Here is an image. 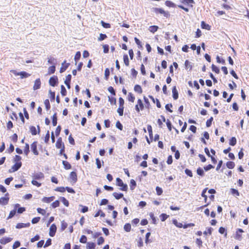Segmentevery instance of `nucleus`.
Here are the masks:
<instances>
[{
	"instance_id": "nucleus-3",
	"label": "nucleus",
	"mask_w": 249,
	"mask_h": 249,
	"mask_svg": "<svg viewBox=\"0 0 249 249\" xmlns=\"http://www.w3.org/2000/svg\"><path fill=\"white\" fill-rule=\"evenodd\" d=\"M153 12H155L156 14H160L163 15L164 17L167 18L169 14L168 12L165 11L162 8H153Z\"/></svg>"
},
{
	"instance_id": "nucleus-30",
	"label": "nucleus",
	"mask_w": 249,
	"mask_h": 249,
	"mask_svg": "<svg viewBox=\"0 0 249 249\" xmlns=\"http://www.w3.org/2000/svg\"><path fill=\"white\" fill-rule=\"evenodd\" d=\"M201 27L203 29L210 30V26L208 24H206L204 21L201 22Z\"/></svg>"
},
{
	"instance_id": "nucleus-12",
	"label": "nucleus",
	"mask_w": 249,
	"mask_h": 249,
	"mask_svg": "<svg viewBox=\"0 0 249 249\" xmlns=\"http://www.w3.org/2000/svg\"><path fill=\"white\" fill-rule=\"evenodd\" d=\"M69 65H70V63H66V61H65L62 64V67L60 68V72L62 73L64 71H65L66 70V69L68 68Z\"/></svg>"
},
{
	"instance_id": "nucleus-50",
	"label": "nucleus",
	"mask_w": 249,
	"mask_h": 249,
	"mask_svg": "<svg viewBox=\"0 0 249 249\" xmlns=\"http://www.w3.org/2000/svg\"><path fill=\"white\" fill-rule=\"evenodd\" d=\"M116 126L119 130H123V125L120 122V121H118L116 122Z\"/></svg>"
},
{
	"instance_id": "nucleus-62",
	"label": "nucleus",
	"mask_w": 249,
	"mask_h": 249,
	"mask_svg": "<svg viewBox=\"0 0 249 249\" xmlns=\"http://www.w3.org/2000/svg\"><path fill=\"white\" fill-rule=\"evenodd\" d=\"M185 173L187 175H188L190 177H193V174L192 173V171L190 170H189L188 169H186L185 170Z\"/></svg>"
},
{
	"instance_id": "nucleus-40",
	"label": "nucleus",
	"mask_w": 249,
	"mask_h": 249,
	"mask_svg": "<svg viewBox=\"0 0 249 249\" xmlns=\"http://www.w3.org/2000/svg\"><path fill=\"white\" fill-rule=\"evenodd\" d=\"M147 130L148 131L150 138H152V137H153L152 128L150 125H148Z\"/></svg>"
},
{
	"instance_id": "nucleus-43",
	"label": "nucleus",
	"mask_w": 249,
	"mask_h": 249,
	"mask_svg": "<svg viewBox=\"0 0 249 249\" xmlns=\"http://www.w3.org/2000/svg\"><path fill=\"white\" fill-rule=\"evenodd\" d=\"M231 194L233 196H239V192L238 191V190H237L235 189H233V188L231 189Z\"/></svg>"
},
{
	"instance_id": "nucleus-32",
	"label": "nucleus",
	"mask_w": 249,
	"mask_h": 249,
	"mask_svg": "<svg viewBox=\"0 0 249 249\" xmlns=\"http://www.w3.org/2000/svg\"><path fill=\"white\" fill-rule=\"evenodd\" d=\"M131 225L129 223H126L124 225V230L126 232H129L131 230Z\"/></svg>"
},
{
	"instance_id": "nucleus-54",
	"label": "nucleus",
	"mask_w": 249,
	"mask_h": 249,
	"mask_svg": "<svg viewBox=\"0 0 249 249\" xmlns=\"http://www.w3.org/2000/svg\"><path fill=\"white\" fill-rule=\"evenodd\" d=\"M213 120V118L211 117L209 119H208L206 122V126L207 127H210L212 125V123Z\"/></svg>"
},
{
	"instance_id": "nucleus-61",
	"label": "nucleus",
	"mask_w": 249,
	"mask_h": 249,
	"mask_svg": "<svg viewBox=\"0 0 249 249\" xmlns=\"http://www.w3.org/2000/svg\"><path fill=\"white\" fill-rule=\"evenodd\" d=\"M65 190H66V188L63 187H57L55 189V191H57V192H64L65 191Z\"/></svg>"
},
{
	"instance_id": "nucleus-64",
	"label": "nucleus",
	"mask_w": 249,
	"mask_h": 249,
	"mask_svg": "<svg viewBox=\"0 0 249 249\" xmlns=\"http://www.w3.org/2000/svg\"><path fill=\"white\" fill-rule=\"evenodd\" d=\"M52 244V240L50 238H49L46 242L45 245H44V248H46V247H47L49 246H50Z\"/></svg>"
},
{
	"instance_id": "nucleus-9",
	"label": "nucleus",
	"mask_w": 249,
	"mask_h": 249,
	"mask_svg": "<svg viewBox=\"0 0 249 249\" xmlns=\"http://www.w3.org/2000/svg\"><path fill=\"white\" fill-rule=\"evenodd\" d=\"M44 178V174L41 172L36 173L33 176V179H36V180H40V179Z\"/></svg>"
},
{
	"instance_id": "nucleus-10",
	"label": "nucleus",
	"mask_w": 249,
	"mask_h": 249,
	"mask_svg": "<svg viewBox=\"0 0 249 249\" xmlns=\"http://www.w3.org/2000/svg\"><path fill=\"white\" fill-rule=\"evenodd\" d=\"M56 147L57 148H60L61 147L65 148L64 144L62 141L61 138H59L56 141Z\"/></svg>"
},
{
	"instance_id": "nucleus-45",
	"label": "nucleus",
	"mask_w": 249,
	"mask_h": 249,
	"mask_svg": "<svg viewBox=\"0 0 249 249\" xmlns=\"http://www.w3.org/2000/svg\"><path fill=\"white\" fill-rule=\"evenodd\" d=\"M44 105L45 106L46 109L48 110L50 109L51 106L50 104V102L48 99H46L44 101Z\"/></svg>"
},
{
	"instance_id": "nucleus-48",
	"label": "nucleus",
	"mask_w": 249,
	"mask_h": 249,
	"mask_svg": "<svg viewBox=\"0 0 249 249\" xmlns=\"http://www.w3.org/2000/svg\"><path fill=\"white\" fill-rule=\"evenodd\" d=\"M16 213V209H14L13 210L11 211L10 212L9 215L8 217V219L12 218L15 215Z\"/></svg>"
},
{
	"instance_id": "nucleus-36",
	"label": "nucleus",
	"mask_w": 249,
	"mask_h": 249,
	"mask_svg": "<svg viewBox=\"0 0 249 249\" xmlns=\"http://www.w3.org/2000/svg\"><path fill=\"white\" fill-rule=\"evenodd\" d=\"M52 123L53 126H56L57 124V116L56 113H54L52 118Z\"/></svg>"
},
{
	"instance_id": "nucleus-35",
	"label": "nucleus",
	"mask_w": 249,
	"mask_h": 249,
	"mask_svg": "<svg viewBox=\"0 0 249 249\" xmlns=\"http://www.w3.org/2000/svg\"><path fill=\"white\" fill-rule=\"evenodd\" d=\"M30 130L31 131V134L33 135H36L37 133V130L36 129V128L35 126H31L30 127Z\"/></svg>"
},
{
	"instance_id": "nucleus-56",
	"label": "nucleus",
	"mask_w": 249,
	"mask_h": 249,
	"mask_svg": "<svg viewBox=\"0 0 249 249\" xmlns=\"http://www.w3.org/2000/svg\"><path fill=\"white\" fill-rule=\"evenodd\" d=\"M219 233H220L221 234H224V233H225V236H227V232H226V230L223 227H220V228L219 229Z\"/></svg>"
},
{
	"instance_id": "nucleus-34",
	"label": "nucleus",
	"mask_w": 249,
	"mask_h": 249,
	"mask_svg": "<svg viewBox=\"0 0 249 249\" xmlns=\"http://www.w3.org/2000/svg\"><path fill=\"white\" fill-rule=\"evenodd\" d=\"M165 5L169 7H175L176 6L174 3L169 0L165 1Z\"/></svg>"
},
{
	"instance_id": "nucleus-25",
	"label": "nucleus",
	"mask_w": 249,
	"mask_h": 249,
	"mask_svg": "<svg viewBox=\"0 0 249 249\" xmlns=\"http://www.w3.org/2000/svg\"><path fill=\"white\" fill-rule=\"evenodd\" d=\"M173 223L178 228H183V224L181 223L178 222V221L176 219H174L173 220Z\"/></svg>"
},
{
	"instance_id": "nucleus-63",
	"label": "nucleus",
	"mask_w": 249,
	"mask_h": 249,
	"mask_svg": "<svg viewBox=\"0 0 249 249\" xmlns=\"http://www.w3.org/2000/svg\"><path fill=\"white\" fill-rule=\"evenodd\" d=\"M107 37V36H106V35L103 34H100V36L98 38V40H99V41L103 40Z\"/></svg>"
},
{
	"instance_id": "nucleus-59",
	"label": "nucleus",
	"mask_w": 249,
	"mask_h": 249,
	"mask_svg": "<svg viewBox=\"0 0 249 249\" xmlns=\"http://www.w3.org/2000/svg\"><path fill=\"white\" fill-rule=\"evenodd\" d=\"M30 151L29 150V145L28 144L26 143L25 145V147L24 149V153L26 155H27Z\"/></svg>"
},
{
	"instance_id": "nucleus-49",
	"label": "nucleus",
	"mask_w": 249,
	"mask_h": 249,
	"mask_svg": "<svg viewBox=\"0 0 249 249\" xmlns=\"http://www.w3.org/2000/svg\"><path fill=\"white\" fill-rule=\"evenodd\" d=\"M168 216L169 215L165 213H162L160 215V217L162 221H164L168 217Z\"/></svg>"
},
{
	"instance_id": "nucleus-2",
	"label": "nucleus",
	"mask_w": 249,
	"mask_h": 249,
	"mask_svg": "<svg viewBox=\"0 0 249 249\" xmlns=\"http://www.w3.org/2000/svg\"><path fill=\"white\" fill-rule=\"evenodd\" d=\"M116 183L118 186L121 187L120 189L121 190L125 191L127 190V184H124L121 178H116Z\"/></svg>"
},
{
	"instance_id": "nucleus-51",
	"label": "nucleus",
	"mask_w": 249,
	"mask_h": 249,
	"mask_svg": "<svg viewBox=\"0 0 249 249\" xmlns=\"http://www.w3.org/2000/svg\"><path fill=\"white\" fill-rule=\"evenodd\" d=\"M61 230L62 231L65 230L66 228L67 227L68 224L66 222H65L64 221H61Z\"/></svg>"
},
{
	"instance_id": "nucleus-8",
	"label": "nucleus",
	"mask_w": 249,
	"mask_h": 249,
	"mask_svg": "<svg viewBox=\"0 0 249 249\" xmlns=\"http://www.w3.org/2000/svg\"><path fill=\"white\" fill-rule=\"evenodd\" d=\"M41 81L39 78L36 79L35 81L34 85L33 86V89L34 90H37L40 88Z\"/></svg>"
},
{
	"instance_id": "nucleus-13",
	"label": "nucleus",
	"mask_w": 249,
	"mask_h": 249,
	"mask_svg": "<svg viewBox=\"0 0 249 249\" xmlns=\"http://www.w3.org/2000/svg\"><path fill=\"white\" fill-rule=\"evenodd\" d=\"M12 238H11L10 237H3L0 240V243L1 244L5 245V244L10 242L12 240Z\"/></svg>"
},
{
	"instance_id": "nucleus-22",
	"label": "nucleus",
	"mask_w": 249,
	"mask_h": 249,
	"mask_svg": "<svg viewBox=\"0 0 249 249\" xmlns=\"http://www.w3.org/2000/svg\"><path fill=\"white\" fill-rule=\"evenodd\" d=\"M48 62L49 64H52L55 66L56 64V59L53 57L48 58Z\"/></svg>"
},
{
	"instance_id": "nucleus-26",
	"label": "nucleus",
	"mask_w": 249,
	"mask_h": 249,
	"mask_svg": "<svg viewBox=\"0 0 249 249\" xmlns=\"http://www.w3.org/2000/svg\"><path fill=\"white\" fill-rule=\"evenodd\" d=\"M95 244L93 242H88L87 248L88 249H95Z\"/></svg>"
},
{
	"instance_id": "nucleus-58",
	"label": "nucleus",
	"mask_w": 249,
	"mask_h": 249,
	"mask_svg": "<svg viewBox=\"0 0 249 249\" xmlns=\"http://www.w3.org/2000/svg\"><path fill=\"white\" fill-rule=\"evenodd\" d=\"M101 23L103 27L105 28H109L110 27V25L109 23H106L103 21H101Z\"/></svg>"
},
{
	"instance_id": "nucleus-55",
	"label": "nucleus",
	"mask_w": 249,
	"mask_h": 249,
	"mask_svg": "<svg viewBox=\"0 0 249 249\" xmlns=\"http://www.w3.org/2000/svg\"><path fill=\"white\" fill-rule=\"evenodd\" d=\"M87 237L85 235H82L80 239V242L82 243H86L87 242Z\"/></svg>"
},
{
	"instance_id": "nucleus-28",
	"label": "nucleus",
	"mask_w": 249,
	"mask_h": 249,
	"mask_svg": "<svg viewBox=\"0 0 249 249\" xmlns=\"http://www.w3.org/2000/svg\"><path fill=\"white\" fill-rule=\"evenodd\" d=\"M226 166L229 169H233L235 166V164L232 161H228Z\"/></svg>"
},
{
	"instance_id": "nucleus-1",
	"label": "nucleus",
	"mask_w": 249,
	"mask_h": 249,
	"mask_svg": "<svg viewBox=\"0 0 249 249\" xmlns=\"http://www.w3.org/2000/svg\"><path fill=\"white\" fill-rule=\"evenodd\" d=\"M10 71L16 76H20L21 78H27L30 76V74L26 71L17 72L16 70H11Z\"/></svg>"
},
{
	"instance_id": "nucleus-29",
	"label": "nucleus",
	"mask_w": 249,
	"mask_h": 249,
	"mask_svg": "<svg viewBox=\"0 0 249 249\" xmlns=\"http://www.w3.org/2000/svg\"><path fill=\"white\" fill-rule=\"evenodd\" d=\"M55 71V66L54 65H53L51 67H50L48 69V74H53L54 73Z\"/></svg>"
},
{
	"instance_id": "nucleus-31",
	"label": "nucleus",
	"mask_w": 249,
	"mask_h": 249,
	"mask_svg": "<svg viewBox=\"0 0 249 249\" xmlns=\"http://www.w3.org/2000/svg\"><path fill=\"white\" fill-rule=\"evenodd\" d=\"M101 217H105V213L101 210H99L95 214L94 217H98L99 215H100Z\"/></svg>"
},
{
	"instance_id": "nucleus-57",
	"label": "nucleus",
	"mask_w": 249,
	"mask_h": 249,
	"mask_svg": "<svg viewBox=\"0 0 249 249\" xmlns=\"http://www.w3.org/2000/svg\"><path fill=\"white\" fill-rule=\"evenodd\" d=\"M40 219V217H34L32 220V224H36V223H38Z\"/></svg>"
},
{
	"instance_id": "nucleus-60",
	"label": "nucleus",
	"mask_w": 249,
	"mask_h": 249,
	"mask_svg": "<svg viewBox=\"0 0 249 249\" xmlns=\"http://www.w3.org/2000/svg\"><path fill=\"white\" fill-rule=\"evenodd\" d=\"M37 212L38 213H40V214H41L42 215H45L46 213V211L45 210L42 209H41L40 208H37Z\"/></svg>"
},
{
	"instance_id": "nucleus-33",
	"label": "nucleus",
	"mask_w": 249,
	"mask_h": 249,
	"mask_svg": "<svg viewBox=\"0 0 249 249\" xmlns=\"http://www.w3.org/2000/svg\"><path fill=\"white\" fill-rule=\"evenodd\" d=\"M196 173L198 175H199L201 177H203L204 176V172L203 169L200 167H199L197 169Z\"/></svg>"
},
{
	"instance_id": "nucleus-47",
	"label": "nucleus",
	"mask_w": 249,
	"mask_h": 249,
	"mask_svg": "<svg viewBox=\"0 0 249 249\" xmlns=\"http://www.w3.org/2000/svg\"><path fill=\"white\" fill-rule=\"evenodd\" d=\"M156 190L157 194L158 196L161 195L163 192L162 189L160 187H158V186L156 187Z\"/></svg>"
},
{
	"instance_id": "nucleus-19",
	"label": "nucleus",
	"mask_w": 249,
	"mask_h": 249,
	"mask_svg": "<svg viewBox=\"0 0 249 249\" xmlns=\"http://www.w3.org/2000/svg\"><path fill=\"white\" fill-rule=\"evenodd\" d=\"M62 164L64 166V168L66 170L70 169L71 167V165L67 161L63 160Z\"/></svg>"
},
{
	"instance_id": "nucleus-44",
	"label": "nucleus",
	"mask_w": 249,
	"mask_h": 249,
	"mask_svg": "<svg viewBox=\"0 0 249 249\" xmlns=\"http://www.w3.org/2000/svg\"><path fill=\"white\" fill-rule=\"evenodd\" d=\"M61 93L63 96H65L67 93L66 89L63 85L61 86Z\"/></svg>"
},
{
	"instance_id": "nucleus-17",
	"label": "nucleus",
	"mask_w": 249,
	"mask_h": 249,
	"mask_svg": "<svg viewBox=\"0 0 249 249\" xmlns=\"http://www.w3.org/2000/svg\"><path fill=\"white\" fill-rule=\"evenodd\" d=\"M173 97L174 100H177L178 98V91L176 87L174 86L172 89Z\"/></svg>"
},
{
	"instance_id": "nucleus-53",
	"label": "nucleus",
	"mask_w": 249,
	"mask_h": 249,
	"mask_svg": "<svg viewBox=\"0 0 249 249\" xmlns=\"http://www.w3.org/2000/svg\"><path fill=\"white\" fill-rule=\"evenodd\" d=\"M51 205L53 208H55L59 206V201L58 200H56L53 202Z\"/></svg>"
},
{
	"instance_id": "nucleus-14",
	"label": "nucleus",
	"mask_w": 249,
	"mask_h": 249,
	"mask_svg": "<svg viewBox=\"0 0 249 249\" xmlns=\"http://www.w3.org/2000/svg\"><path fill=\"white\" fill-rule=\"evenodd\" d=\"M30 225V223H19L17 224L16 225V228L17 229H21L23 228H26L28 227Z\"/></svg>"
},
{
	"instance_id": "nucleus-6",
	"label": "nucleus",
	"mask_w": 249,
	"mask_h": 249,
	"mask_svg": "<svg viewBox=\"0 0 249 249\" xmlns=\"http://www.w3.org/2000/svg\"><path fill=\"white\" fill-rule=\"evenodd\" d=\"M56 229V225L54 224H53L50 227L49 235L51 237H53L55 235Z\"/></svg>"
},
{
	"instance_id": "nucleus-16",
	"label": "nucleus",
	"mask_w": 249,
	"mask_h": 249,
	"mask_svg": "<svg viewBox=\"0 0 249 249\" xmlns=\"http://www.w3.org/2000/svg\"><path fill=\"white\" fill-rule=\"evenodd\" d=\"M9 198L8 197H2L0 198V204L5 205L8 204Z\"/></svg>"
},
{
	"instance_id": "nucleus-27",
	"label": "nucleus",
	"mask_w": 249,
	"mask_h": 249,
	"mask_svg": "<svg viewBox=\"0 0 249 249\" xmlns=\"http://www.w3.org/2000/svg\"><path fill=\"white\" fill-rule=\"evenodd\" d=\"M80 57H81V53H80V52H79V51L77 52L76 54H75V56H74V60H75V65L77 64V62L78 60L80 59Z\"/></svg>"
},
{
	"instance_id": "nucleus-52",
	"label": "nucleus",
	"mask_w": 249,
	"mask_h": 249,
	"mask_svg": "<svg viewBox=\"0 0 249 249\" xmlns=\"http://www.w3.org/2000/svg\"><path fill=\"white\" fill-rule=\"evenodd\" d=\"M117 112L119 113L120 116H123L124 112V107H119L117 109Z\"/></svg>"
},
{
	"instance_id": "nucleus-7",
	"label": "nucleus",
	"mask_w": 249,
	"mask_h": 249,
	"mask_svg": "<svg viewBox=\"0 0 249 249\" xmlns=\"http://www.w3.org/2000/svg\"><path fill=\"white\" fill-rule=\"evenodd\" d=\"M31 148L32 152L35 155H38V152L37 150V142H34L31 145Z\"/></svg>"
},
{
	"instance_id": "nucleus-42",
	"label": "nucleus",
	"mask_w": 249,
	"mask_h": 249,
	"mask_svg": "<svg viewBox=\"0 0 249 249\" xmlns=\"http://www.w3.org/2000/svg\"><path fill=\"white\" fill-rule=\"evenodd\" d=\"M61 200L65 206H66V207L69 206V201L68 200L66 199V198H65L64 197H61Z\"/></svg>"
},
{
	"instance_id": "nucleus-21",
	"label": "nucleus",
	"mask_w": 249,
	"mask_h": 249,
	"mask_svg": "<svg viewBox=\"0 0 249 249\" xmlns=\"http://www.w3.org/2000/svg\"><path fill=\"white\" fill-rule=\"evenodd\" d=\"M158 29V26L156 25H153L149 27V30L150 32L154 33L157 31Z\"/></svg>"
},
{
	"instance_id": "nucleus-5",
	"label": "nucleus",
	"mask_w": 249,
	"mask_h": 249,
	"mask_svg": "<svg viewBox=\"0 0 249 249\" xmlns=\"http://www.w3.org/2000/svg\"><path fill=\"white\" fill-rule=\"evenodd\" d=\"M50 86L55 87L58 83V78L56 76L51 77L49 81Z\"/></svg>"
},
{
	"instance_id": "nucleus-46",
	"label": "nucleus",
	"mask_w": 249,
	"mask_h": 249,
	"mask_svg": "<svg viewBox=\"0 0 249 249\" xmlns=\"http://www.w3.org/2000/svg\"><path fill=\"white\" fill-rule=\"evenodd\" d=\"M212 69L213 71H214L216 73H219L220 72V70L218 68L215 66L214 64L212 65Z\"/></svg>"
},
{
	"instance_id": "nucleus-37",
	"label": "nucleus",
	"mask_w": 249,
	"mask_h": 249,
	"mask_svg": "<svg viewBox=\"0 0 249 249\" xmlns=\"http://www.w3.org/2000/svg\"><path fill=\"white\" fill-rule=\"evenodd\" d=\"M136 186V182L134 179H131L130 184V188L133 190Z\"/></svg>"
},
{
	"instance_id": "nucleus-4",
	"label": "nucleus",
	"mask_w": 249,
	"mask_h": 249,
	"mask_svg": "<svg viewBox=\"0 0 249 249\" xmlns=\"http://www.w3.org/2000/svg\"><path fill=\"white\" fill-rule=\"evenodd\" d=\"M21 165V162L16 163L14 165L12 166L11 169L9 170V172L11 173L18 171L20 168Z\"/></svg>"
},
{
	"instance_id": "nucleus-18",
	"label": "nucleus",
	"mask_w": 249,
	"mask_h": 249,
	"mask_svg": "<svg viewBox=\"0 0 249 249\" xmlns=\"http://www.w3.org/2000/svg\"><path fill=\"white\" fill-rule=\"evenodd\" d=\"M185 67L186 70L191 71L192 69V65L191 62H190L189 60H186L185 62Z\"/></svg>"
},
{
	"instance_id": "nucleus-20",
	"label": "nucleus",
	"mask_w": 249,
	"mask_h": 249,
	"mask_svg": "<svg viewBox=\"0 0 249 249\" xmlns=\"http://www.w3.org/2000/svg\"><path fill=\"white\" fill-rule=\"evenodd\" d=\"M70 178L74 182H75L77 181L76 173L75 172H71L70 174Z\"/></svg>"
},
{
	"instance_id": "nucleus-11",
	"label": "nucleus",
	"mask_w": 249,
	"mask_h": 249,
	"mask_svg": "<svg viewBox=\"0 0 249 249\" xmlns=\"http://www.w3.org/2000/svg\"><path fill=\"white\" fill-rule=\"evenodd\" d=\"M71 75L68 74L66 77V79L64 81L65 85L67 86V87L68 89H70V88H71L70 82H71Z\"/></svg>"
},
{
	"instance_id": "nucleus-23",
	"label": "nucleus",
	"mask_w": 249,
	"mask_h": 249,
	"mask_svg": "<svg viewBox=\"0 0 249 249\" xmlns=\"http://www.w3.org/2000/svg\"><path fill=\"white\" fill-rule=\"evenodd\" d=\"M134 89L135 91H136L139 93H142V92L141 87L138 85H136L135 86Z\"/></svg>"
},
{
	"instance_id": "nucleus-41",
	"label": "nucleus",
	"mask_w": 249,
	"mask_h": 249,
	"mask_svg": "<svg viewBox=\"0 0 249 249\" xmlns=\"http://www.w3.org/2000/svg\"><path fill=\"white\" fill-rule=\"evenodd\" d=\"M230 144L231 146H234L236 143V139L235 137H232L230 140Z\"/></svg>"
},
{
	"instance_id": "nucleus-15",
	"label": "nucleus",
	"mask_w": 249,
	"mask_h": 249,
	"mask_svg": "<svg viewBox=\"0 0 249 249\" xmlns=\"http://www.w3.org/2000/svg\"><path fill=\"white\" fill-rule=\"evenodd\" d=\"M54 198L55 197L53 196H52L51 197H44L42 199V201L43 202H45V203H49L51 202V201H53L54 200Z\"/></svg>"
},
{
	"instance_id": "nucleus-38",
	"label": "nucleus",
	"mask_w": 249,
	"mask_h": 249,
	"mask_svg": "<svg viewBox=\"0 0 249 249\" xmlns=\"http://www.w3.org/2000/svg\"><path fill=\"white\" fill-rule=\"evenodd\" d=\"M135 97L133 95V94L131 92H129L128 95V100L129 101L131 102H134L135 100Z\"/></svg>"
},
{
	"instance_id": "nucleus-39",
	"label": "nucleus",
	"mask_w": 249,
	"mask_h": 249,
	"mask_svg": "<svg viewBox=\"0 0 249 249\" xmlns=\"http://www.w3.org/2000/svg\"><path fill=\"white\" fill-rule=\"evenodd\" d=\"M124 61L125 65L126 66H129V59H128V55L127 54H124Z\"/></svg>"
},
{
	"instance_id": "nucleus-24",
	"label": "nucleus",
	"mask_w": 249,
	"mask_h": 249,
	"mask_svg": "<svg viewBox=\"0 0 249 249\" xmlns=\"http://www.w3.org/2000/svg\"><path fill=\"white\" fill-rule=\"evenodd\" d=\"M112 195L116 199H119L122 198L124 196V195L122 193L119 194L115 192L113 193Z\"/></svg>"
}]
</instances>
